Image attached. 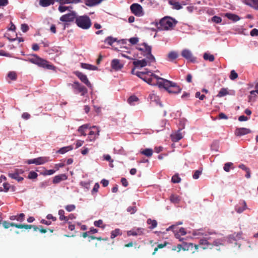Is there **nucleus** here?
<instances>
[{
    "mask_svg": "<svg viewBox=\"0 0 258 258\" xmlns=\"http://www.w3.org/2000/svg\"><path fill=\"white\" fill-rule=\"evenodd\" d=\"M66 210L68 212H72L75 210L76 206L75 205H68L65 207Z\"/></svg>",
    "mask_w": 258,
    "mask_h": 258,
    "instance_id": "nucleus-51",
    "label": "nucleus"
},
{
    "mask_svg": "<svg viewBox=\"0 0 258 258\" xmlns=\"http://www.w3.org/2000/svg\"><path fill=\"white\" fill-rule=\"evenodd\" d=\"M147 83L151 85H157L156 82H155V79L152 77L151 75L149 76V80H148Z\"/></svg>",
    "mask_w": 258,
    "mask_h": 258,
    "instance_id": "nucleus-52",
    "label": "nucleus"
},
{
    "mask_svg": "<svg viewBox=\"0 0 258 258\" xmlns=\"http://www.w3.org/2000/svg\"><path fill=\"white\" fill-rule=\"evenodd\" d=\"M77 17L76 12L72 11L67 14L62 15L60 17L59 20L63 22H70L73 21L74 20H76Z\"/></svg>",
    "mask_w": 258,
    "mask_h": 258,
    "instance_id": "nucleus-6",
    "label": "nucleus"
},
{
    "mask_svg": "<svg viewBox=\"0 0 258 258\" xmlns=\"http://www.w3.org/2000/svg\"><path fill=\"white\" fill-rule=\"evenodd\" d=\"M151 74V76L155 79V82H156L157 85L160 88H162V86L160 85V84H162V81L166 80V79H164L163 78H160L158 77V76L156 75L155 74L152 73L151 72L150 73Z\"/></svg>",
    "mask_w": 258,
    "mask_h": 258,
    "instance_id": "nucleus-22",
    "label": "nucleus"
},
{
    "mask_svg": "<svg viewBox=\"0 0 258 258\" xmlns=\"http://www.w3.org/2000/svg\"><path fill=\"white\" fill-rule=\"evenodd\" d=\"M233 165V163L231 162H227L224 164L223 169L226 172H229L230 171V167Z\"/></svg>",
    "mask_w": 258,
    "mask_h": 258,
    "instance_id": "nucleus-48",
    "label": "nucleus"
},
{
    "mask_svg": "<svg viewBox=\"0 0 258 258\" xmlns=\"http://www.w3.org/2000/svg\"><path fill=\"white\" fill-rule=\"evenodd\" d=\"M94 224L96 227H101L102 228H104L105 227V225H103V221L102 220L95 221L94 222Z\"/></svg>",
    "mask_w": 258,
    "mask_h": 258,
    "instance_id": "nucleus-47",
    "label": "nucleus"
},
{
    "mask_svg": "<svg viewBox=\"0 0 258 258\" xmlns=\"http://www.w3.org/2000/svg\"><path fill=\"white\" fill-rule=\"evenodd\" d=\"M81 67L82 68L84 69H86L88 70H97V67L93 66L92 64L86 63H81Z\"/></svg>",
    "mask_w": 258,
    "mask_h": 258,
    "instance_id": "nucleus-26",
    "label": "nucleus"
},
{
    "mask_svg": "<svg viewBox=\"0 0 258 258\" xmlns=\"http://www.w3.org/2000/svg\"><path fill=\"white\" fill-rule=\"evenodd\" d=\"M127 39H120L119 40H118L117 38H113L111 36H109L107 37L105 40L104 42L108 44L109 45L111 46L113 42H117L119 43H122V44H126L127 42Z\"/></svg>",
    "mask_w": 258,
    "mask_h": 258,
    "instance_id": "nucleus-15",
    "label": "nucleus"
},
{
    "mask_svg": "<svg viewBox=\"0 0 258 258\" xmlns=\"http://www.w3.org/2000/svg\"><path fill=\"white\" fill-rule=\"evenodd\" d=\"M14 227L17 228L22 229L25 228L26 229H31L32 228L31 225H27V224H16V225H14Z\"/></svg>",
    "mask_w": 258,
    "mask_h": 258,
    "instance_id": "nucleus-38",
    "label": "nucleus"
},
{
    "mask_svg": "<svg viewBox=\"0 0 258 258\" xmlns=\"http://www.w3.org/2000/svg\"><path fill=\"white\" fill-rule=\"evenodd\" d=\"M212 244V248L213 247V246H219V245H222V243L221 241L219 239H217V240H215L213 241V243H211Z\"/></svg>",
    "mask_w": 258,
    "mask_h": 258,
    "instance_id": "nucleus-60",
    "label": "nucleus"
},
{
    "mask_svg": "<svg viewBox=\"0 0 258 258\" xmlns=\"http://www.w3.org/2000/svg\"><path fill=\"white\" fill-rule=\"evenodd\" d=\"M99 188V184L98 183H96L93 188L92 190V193L93 194L94 192H97Z\"/></svg>",
    "mask_w": 258,
    "mask_h": 258,
    "instance_id": "nucleus-63",
    "label": "nucleus"
},
{
    "mask_svg": "<svg viewBox=\"0 0 258 258\" xmlns=\"http://www.w3.org/2000/svg\"><path fill=\"white\" fill-rule=\"evenodd\" d=\"M149 73H150V72H139L137 71L136 73V75L137 76L140 78L142 79L143 78V77L144 75L146 74H148Z\"/></svg>",
    "mask_w": 258,
    "mask_h": 258,
    "instance_id": "nucleus-49",
    "label": "nucleus"
},
{
    "mask_svg": "<svg viewBox=\"0 0 258 258\" xmlns=\"http://www.w3.org/2000/svg\"><path fill=\"white\" fill-rule=\"evenodd\" d=\"M163 83L160 85L162 86L169 93L178 94L181 92V89L175 83L168 80L162 81Z\"/></svg>",
    "mask_w": 258,
    "mask_h": 258,
    "instance_id": "nucleus-4",
    "label": "nucleus"
},
{
    "mask_svg": "<svg viewBox=\"0 0 258 258\" xmlns=\"http://www.w3.org/2000/svg\"><path fill=\"white\" fill-rule=\"evenodd\" d=\"M72 88L78 91L81 93L82 96H84L87 92V89L85 87L82 86L78 82H75L73 84H71Z\"/></svg>",
    "mask_w": 258,
    "mask_h": 258,
    "instance_id": "nucleus-11",
    "label": "nucleus"
},
{
    "mask_svg": "<svg viewBox=\"0 0 258 258\" xmlns=\"http://www.w3.org/2000/svg\"><path fill=\"white\" fill-rule=\"evenodd\" d=\"M228 94H229V92L227 91V89L226 88H223L221 89V90L219 92V93L217 95V97H222Z\"/></svg>",
    "mask_w": 258,
    "mask_h": 258,
    "instance_id": "nucleus-36",
    "label": "nucleus"
},
{
    "mask_svg": "<svg viewBox=\"0 0 258 258\" xmlns=\"http://www.w3.org/2000/svg\"><path fill=\"white\" fill-rule=\"evenodd\" d=\"M81 1V0H57L60 4H77Z\"/></svg>",
    "mask_w": 258,
    "mask_h": 258,
    "instance_id": "nucleus-29",
    "label": "nucleus"
},
{
    "mask_svg": "<svg viewBox=\"0 0 258 258\" xmlns=\"http://www.w3.org/2000/svg\"><path fill=\"white\" fill-rule=\"evenodd\" d=\"M64 165H65V164L63 163H58V164H55L54 168L56 169L55 170L57 171V170H59V168L63 167L64 166Z\"/></svg>",
    "mask_w": 258,
    "mask_h": 258,
    "instance_id": "nucleus-62",
    "label": "nucleus"
},
{
    "mask_svg": "<svg viewBox=\"0 0 258 258\" xmlns=\"http://www.w3.org/2000/svg\"><path fill=\"white\" fill-rule=\"evenodd\" d=\"M226 17L233 21L236 22L240 20V18L236 15L231 13H226L225 14Z\"/></svg>",
    "mask_w": 258,
    "mask_h": 258,
    "instance_id": "nucleus-27",
    "label": "nucleus"
},
{
    "mask_svg": "<svg viewBox=\"0 0 258 258\" xmlns=\"http://www.w3.org/2000/svg\"><path fill=\"white\" fill-rule=\"evenodd\" d=\"M123 67V64L118 59H113L111 62V68L115 71H118Z\"/></svg>",
    "mask_w": 258,
    "mask_h": 258,
    "instance_id": "nucleus-14",
    "label": "nucleus"
},
{
    "mask_svg": "<svg viewBox=\"0 0 258 258\" xmlns=\"http://www.w3.org/2000/svg\"><path fill=\"white\" fill-rule=\"evenodd\" d=\"M121 232L119 229H115L114 230L112 231L111 233V238L113 239L117 236L121 235Z\"/></svg>",
    "mask_w": 258,
    "mask_h": 258,
    "instance_id": "nucleus-40",
    "label": "nucleus"
},
{
    "mask_svg": "<svg viewBox=\"0 0 258 258\" xmlns=\"http://www.w3.org/2000/svg\"><path fill=\"white\" fill-rule=\"evenodd\" d=\"M171 137L173 142H178L182 138V135L180 130H178L177 133L171 135Z\"/></svg>",
    "mask_w": 258,
    "mask_h": 258,
    "instance_id": "nucleus-24",
    "label": "nucleus"
},
{
    "mask_svg": "<svg viewBox=\"0 0 258 258\" xmlns=\"http://www.w3.org/2000/svg\"><path fill=\"white\" fill-rule=\"evenodd\" d=\"M167 244H168V242H165L164 243L159 244L158 245L157 247L155 248L154 251L153 252L152 254L154 255L159 248H162L164 247L165 246H166V245Z\"/></svg>",
    "mask_w": 258,
    "mask_h": 258,
    "instance_id": "nucleus-44",
    "label": "nucleus"
},
{
    "mask_svg": "<svg viewBox=\"0 0 258 258\" xmlns=\"http://www.w3.org/2000/svg\"><path fill=\"white\" fill-rule=\"evenodd\" d=\"M245 4L258 10V0H244Z\"/></svg>",
    "mask_w": 258,
    "mask_h": 258,
    "instance_id": "nucleus-23",
    "label": "nucleus"
},
{
    "mask_svg": "<svg viewBox=\"0 0 258 258\" xmlns=\"http://www.w3.org/2000/svg\"><path fill=\"white\" fill-rule=\"evenodd\" d=\"M59 219L60 221H64L66 222L69 220V218L64 216V211L63 210L58 211Z\"/></svg>",
    "mask_w": 258,
    "mask_h": 258,
    "instance_id": "nucleus-33",
    "label": "nucleus"
},
{
    "mask_svg": "<svg viewBox=\"0 0 258 258\" xmlns=\"http://www.w3.org/2000/svg\"><path fill=\"white\" fill-rule=\"evenodd\" d=\"M169 3L173 6V8L176 10H180L182 8L181 5L178 2H175L173 1H170Z\"/></svg>",
    "mask_w": 258,
    "mask_h": 258,
    "instance_id": "nucleus-37",
    "label": "nucleus"
},
{
    "mask_svg": "<svg viewBox=\"0 0 258 258\" xmlns=\"http://www.w3.org/2000/svg\"><path fill=\"white\" fill-rule=\"evenodd\" d=\"M147 223L149 225H151L149 226V229H153L157 227V222L155 220H152L151 219H148L147 221Z\"/></svg>",
    "mask_w": 258,
    "mask_h": 258,
    "instance_id": "nucleus-30",
    "label": "nucleus"
},
{
    "mask_svg": "<svg viewBox=\"0 0 258 258\" xmlns=\"http://www.w3.org/2000/svg\"><path fill=\"white\" fill-rule=\"evenodd\" d=\"M178 57V53L175 51L169 52L167 55L166 59L169 61L173 62Z\"/></svg>",
    "mask_w": 258,
    "mask_h": 258,
    "instance_id": "nucleus-17",
    "label": "nucleus"
},
{
    "mask_svg": "<svg viewBox=\"0 0 258 258\" xmlns=\"http://www.w3.org/2000/svg\"><path fill=\"white\" fill-rule=\"evenodd\" d=\"M127 211L130 212L131 214H134L137 211L136 207H129L127 209Z\"/></svg>",
    "mask_w": 258,
    "mask_h": 258,
    "instance_id": "nucleus-56",
    "label": "nucleus"
},
{
    "mask_svg": "<svg viewBox=\"0 0 258 258\" xmlns=\"http://www.w3.org/2000/svg\"><path fill=\"white\" fill-rule=\"evenodd\" d=\"M68 176L65 174L56 175L53 177V183L54 184L58 183L61 181L66 180Z\"/></svg>",
    "mask_w": 258,
    "mask_h": 258,
    "instance_id": "nucleus-18",
    "label": "nucleus"
},
{
    "mask_svg": "<svg viewBox=\"0 0 258 258\" xmlns=\"http://www.w3.org/2000/svg\"><path fill=\"white\" fill-rule=\"evenodd\" d=\"M139 50L140 54L143 55L144 58L142 60H137L133 62L136 68L150 66L152 63L155 62V58L151 53V49H139Z\"/></svg>",
    "mask_w": 258,
    "mask_h": 258,
    "instance_id": "nucleus-1",
    "label": "nucleus"
},
{
    "mask_svg": "<svg viewBox=\"0 0 258 258\" xmlns=\"http://www.w3.org/2000/svg\"><path fill=\"white\" fill-rule=\"evenodd\" d=\"M144 233V229L143 228H138L135 230H130L127 231V234L128 236H137L142 235Z\"/></svg>",
    "mask_w": 258,
    "mask_h": 258,
    "instance_id": "nucleus-20",
    "label": "nucleus"
},
{
    "mask_svg": "<svg viewBox=\"0 0 258 258\" xmlns=\"http://www.w3.org/2000/svg\"><path fill=\"white\" fill-rule=\"evenodd\" d=\"M181 55L188 61L191 62H195L196 61V57L192 55L191 51L188 49H184L182 51Z\"/></svg>",
    "mask_w": 258,
    "mask_h": 258,
    "instance_id": "nucleus-12",
    "label": "nucleus"
},
{
    "mask_svg": "<svg viewBox=\"0 0 258 258\" xmlns=\"http://www.w3.org/2000/svg\"><path fill=\"white\" fill-rule=\"evenodd\" d=\"M183 244L185 245V247H183L182 245L180 244H177V251L179 252L181 249H183V250H187L189 248V246H192L194 244L192 243H189L188 244V246H186L187 245V244L186 243H183Z\"/></svg>",
    "mask_w": 258,
    "mask_h": 258,
    "instance_id": "nucleus-32",
    "label": "nucleus"
},
{
    "mask_svg": "<svg viewBox=\"0 0 258 258\" xmlns=\"http://www.w3.org/2000/svg\"><path fill=\"white\" fill-rule=\"evenodd\" d=\"M91 128L95 130V131H91L89 132L88 134V138L87 140L90 142L94 141L99 136L100 132L98 127L96 126H93Z\"/></svg>",
    "mask_w": 258,
    "mask_h": 258,
    "instance_id": "nucleus-9",
    "label": "nucleus"
},
{
    "mask_svg": "<svg viewBox=\"0 0 258 258\" xmlns=\"http://www.w3.org/2000/svg\"><path fill=\"white\" fill-rule=\"evenodd\" d=\"M240 205L241 206L237 205L235 207V211L238 213L243 212L246 209V204L245 201H242Z\"/></svg>",
    "mask_w": 258,
    "mask_h": 258,
    "instance_id": "nucleus-21",
    "label": "nucleus"
},
{
    "mask_svg": "<svg viewBox=\"0 0 258 258\" xmlns=\"http://www.w3.org/2000/svg\"><path fill=\"white\" fill-rule=\"evenodd\" d=\"M89 124H85L80 126L78 129V132L80 133L81 136H86L87 135L86 132L88 129L90 128Z\"/></svg>",
    "mask_w": 258,
    "mask_h": 258,
    "instance_id": "nucleus-19",
    "label": "nucleus"
},
{
    "mask_svg": "<svg viewBox=\"0 0 258 258\" xmlns=\"http://www.w3.org/2000/svg\"><path fill=\"white\" fill-rule=\"evenodd\" d=\"M129 42L132 44H136L139 41V39L138 37H133L130 38L128 40Z\"/></svg>",
    "mask_w": 258,
    "mask_h": 258,
    "instance_id": "nucleus-59",
    "label": "nucleus"
},
{
    "mask_svg": "<svg viewBox=\"0 0 258 258\" xmlns=\"http://www.w3.org/2000/svg\"><path fill=\"white\" fill-rule=\"evenodd\" d=\"M211 240L210 236H206L204 238H201L199 240V245L202 246V248L204 249L212 248V244L209 241Z\"/></svg>",
    "mask_w": 258,
    "mask_h": 258,
    "instance_id": "nucleus-10",
    "label": "nucleus"
},
{
    "mask_svg": "<svg viewBox=\"0 0 258 258\" xmlns=\"http://www.w3.org/2000/svg\"><path fill=\"white\" fill-rule=\"evenodd\" d=\"M237 78H238L237 73L234 70H232L230 72V74L229 76L230 79H231V80H234L236 79H237Z\"/></svg>",
    "mask_w": 258,
    "mask_h": 258,
    "instance_id": "nucleus-45",
    "label": "nucleus"
},
{
    "mask_svg": "<svg viewBox=\"0 0 258 258\" xmlns=\"http://www.w3.org/2000/svg\"><path fill=\"white\" fill-rule=\"evenodd\" d=\"M29 29V27L27 25L23 24L21 25V30L23 32H27Z\"/></svg>",
    "mask_w": 258,
    "mask_h": 258,
    "instance_id": "nucleus-64",
    "label": "nucleus"
},
{
    "mask_svg": "<svg viewBox=\"0 0 258 258\" xmlns=\"http://www.w3.org/2000/svg\"><path fill=\"white\" fill-rule=\"evenodd\" d=\"M3 186L4 192H8L11 188V185L7 182L4 183Z\"/></svg>",
    "mask_w": 258,
    "mask_h": 258,
    "instance_id": "nucleus-58",
    "label": "nucleus"
},
{
    "mask_svg": "<svg viewBox=\"0 0 258 258\" xmlns=\"http://www.w3.org/2000/svg\"><path fill=\"white\" fill-rule=\"evenodd\" d=\"M25 215L23 213L20 214L16 216H12L10 219L12 220H17L18 221L22 222L24 220Z\"/></svg>",
    "mask_w": 258,
    "mask_h": 258,
    "instance_id": "nucleus-28",
    "label": "nucleus"
},
{
    "mask_svg": "<svg viewBox=\"0 0 258 258\" xmlns=\"http://www.w3.org/2000/svg\"><path fill=\"white\" fill-rule=\"evenodd\" d=\"M176 23L174 20L170 17H164L159 23H157L156 26L159 30H168L171 29Z\"/></svg>",
    "mask_w": 258,
    "mask_h": 258,
    "instance_id": "nucleus-3",
    "label": "nucleus"
},
{
    "mask_svg": "<svg viewBox=\"0 0 258 258\" xmlns=\"http://www.w3.org/2000/svg\"><path fill=\"white\" fill-rule=\"evenodd\" d=\"M195 96L196 98H199L201 100H204L205 98V96L204 95H201L200 92H196Z\"/></svg>",
    "mask_w": 258,
    "mask_h": 258,
    "instance_id": "nucleus-61",
    "label": "nucleus"
},
{
    "mask_svg": "<svg viewBox=\"0 0 258 258\" xmlns=\"http://www.w3.org/2000/svg\"><path fill=\"white\" fill-rule=\"evenodd\" d=\"M251 133V131L246 128H237L235 131V135L237 136H242Z\"/></svg>",
    "mask_w": 258,
    "mask_h": 258,
    "instance_id": "nucleus-16",
    "label": "nucleus"
},
{
    "mask_svg": "<svg viewBox=\"0 0 258 258\" xmlns=\"http://www.w3.org/2000/svg\"><path fill=\"white\" fill-rule=\"evenodd\" d=\"M50 161V160L49 157H39L37 158L28 160L27 163L29 164H35L37 165H39L43 164Z\"/></svg>",
    "mask_w": 258,
    "mask_h": 258,
    "instance_id": "nucleus-7",
    "label": "nucleus"
},
{
    "mask_svg": "<svg viewBox=\"0 0 258 258\" xmlns=\"http://www.w3.org/2000/svg\"><path fill=\"white\" fill-rule=\"evenodd\" d=\"M76 23L78 27L83 29H89L92 24L90 18L86 15L77 16Z\"/></svg>",
    "mask_w": 258,
    "mask_h": 258,
    "instance_id": "nucleus-5",
    "label": "nucleus"
},
{
    "mask_svg": "<svg viewBox=\"0 0 258 258\" xmlns=\"http://www.w3.org/2000/svg\"><path fill=\"white\" fill-rule=\"evenodd\" d=\"M74 73L83 83L86 85L88 87H91V84L88 80L86 75L79 71H76Z\"/></svg>",
    "mask_w": 258,
    "mask_h": 258,
    "instance_id": "nucleus-13",
    "label": "nucleus"
},
{
    "mask_svg": "<svg viewBox=\"0 0 258 258\" xmlns=\"http://www.w3.org/2000/svg\"><path fill=\"white\" fill-rule=\"evenodd\" d=\"M130 9L133 14L135 15L141 17L144 14L142 6L138 4H133L130 7Z\"/></svg>",
    "mask_w": 258,
    "mask_h": 258,
    "instance_id": "nucleus-8",
    "label": "nucleus"
},
{
    "mask_svg": "<svg viewBox=\"0 0 258 258\" xmlns=\"http://www.w3.org/2000/svg\"><path fill=\"white\" fill-rule=\"evenodd\" d=\"M170 200L174 203H178L179 201V197L176 195H171L170 197Z\"/></svg>",
    "mask_w": 258,
    "mask_h": 258,
    "instance_id": "nucleus-53",
    "label": "nucleus"
},
{
    "mask_svg": "<svg viewBox=\"0 0 258 258\" xmlns=\"http://www.w3.org/2000/svg\"><path fill=\"white\" fill-rule=\"evenodd\" d=\"M3 225L5 228L7 229L9 228L10 226L14 227V225H16V224L15 223H9L6 221H4L3 222Z\"/></svg>",
    "mask_w": 258,
    "mask_h": 258,
    "instance_id": "nucleus-46",
    "label": "nucleus"
},
{
    "mask_svg": "<svg viewBox=\"0 0 258 258\" xmlns=\"http://www.w3.org/2000/svg\"><path fill=\"white\" fill-rule=\"evenodd\" d=\"M165 124H166V122H165V120H162L161 121H160L158 123V124L157 125V127H156L157 131L158 132V131L163 130L164 128V126H165Z\"/></svg>",
    "mask_w": 258,
    "mask_h": 258,
    "instance_id": "nucleus-39",
    "label": "nucleus"
},
{
    "mask_svg": "<svg viewBox=\"0 0 258 258\" xmlns=\"http://www.w3.org/2000/svg\"><path fill=\"white\" fill-rule=\"evenodd\" d=\"M63 4H60V5L59 6L58 8V11L61 13L64 12L67 10H69L70 9L72 8L71 7L66 6H63Z\"/></svg>",
    "mask_w": 258,
    "mask_h": 258,
    "instance_id": "nucleus-41",
    "label": "nucleus"
},
{
    "mask_svg": "<svg viewBox=\"0 0 258 258\" xmlns=\"http://www.w3.org/2000/svg\"><path fill=\"white\" fill-rule=\"evenodd\" d=\"M153 150L151 149H146L142 151H141V153L143 155H145L148 157H150L153 155Z\"/></svg>",
    "mask_w": 258,
    "mask_h": 258,
    "instance_id": "nucleus-34",
    "label": "nucleus"
},
{
    "mask_svg": "<svg viewBox=\"0 0 258 258\" xmlns=\"http://www.w3.org/2000/svg\"><path fill=\"white\" fill-rule=\"evenodd\" d=\"M139 100V99L138 98L135 96V95H132L131 96H130L128 100H127V102L128 103L131 104V105H133V103L134 102H137Z\"/></svg>",
    "mask_w": 258,
    "mask_h": 258,
    "instance_id": "nucleus-42",
    "label": "nucleus"
},
{
    "mask_svg": "<svg viewBox=\"0 0 258 258\" xmlns=\"http://www.w3.org/2000/svg\"><path fill=\"white\" fill-rule=\"evenodd\" d=\"M73 148L72 146L64 147L60 148L58 151L57 152L60 154H63L66 153V152H67L69 151H71V150H73Z\"/></svg>",
    "mask_w": 258,
    "mask_h": 258,
    "instance_id": "nucleus-35",
    "label": "nucleus"
},
{
    "mask_svg": "<svg viewBox=\"0 0 258 258\" xmlns=\"http://www.w3.org/2000/svg\"><path fill=\"white\" fill-rule=\"evenodd\" d=\"M202 170H196L194 174H193L192 175V177L194 179H197L198 178H199L200 177V175L202 173Z\"/></svg>",
    "mask_w": 258,
    "mask_h": 258,
    "instance_id": "nucleus-54",
    "label": "nucleus"
},
{
    "mask_svg": "<svg viewBox=\"0 0 258 258\" xmlns=\"http://www.w3.org/2000/svg\"><path fill=\"white\" fill-rule=\"evenodd\" d=\"M28 60L31 63L37 64L40 67L45 68L48 70H54L55 69V67L52 64H49L48 61L35 54L30 55L28 58Z\"/></svg>",
    "mask_w": 258,
    "mask_h": 258,
    "instance_id": "nucleus-2",
    "label": "nucleus"
},
{
    "mask_svg": "<svg viewBox=\"0 0 258 258\" xmlns=\"http://www.w3.org/2000/svg\"><path fill=\"white\" fill-rule=\"evenodd\" d=\"M212 21L216 23H220L222 21V19L219 17L215 16L212 17Z\"/></svg>",
    "mask_w": 258,
    "mask_h": 258,
    "instance_id": "nucleus-55",
    "label": "nucleus"
},
{
    "mask_svg": "<svg viewBox=\"0 0 258 258\" xmlns=\"http://www.w3.org/2000/svg\"><path fill=\"white\" fill-rule=\"evenodd\" d=\"M8 77L12 80H15L17 79L16 73L14 72H9Z\"/></svg>",
    "mask_w": 258,
    "mask_h": 258,
    "instance_id": "nucleus-50",
    "label": "nucleus"
},
{
    "mask_svg": "<svg viewBox=\"0 0 258 258\" xmlns=\"http://www.w3.org/2000/svg\"><path fill=\"white\" fill-rule=\"evenodd\" d=\"M203 57L205 60H209L210 62H213L215 60L214 55L207 52L204 53Z\"/></svg>",
    "mask_w": 258,
    "mask_h": 258,
    "instance_id": "nucleus-31",
    "label": "nucleus"
},
{
    "mask_svg": "<svg viewBox=\"0 0 258 258\" xmlns=\"http://www.w3.org/2000/svg\"><path fill=\"white\" fill-rule=\"evenodd\" d=\"M9 177L12 179H16L18 181H22L24 178L22 177H21L19 176L18 173L17 172V171L14 173H10L8 174Z\"/></svg>",
    "mask_w": 258,
    "mask_h": 258,
    "instance_id": "nucleus-25",
    "label": "nucleus"
},
{
    "mask_svg": "<svg viewBox=\"0 0 258 258\" xmlns=\"http://www.w3.org/2000/svg\"><path fill=\"white\" fill-rule=\"evenodd\" d=\"M171 181L174 183H179L181 181V178L178 174H175L172 177Z\"/></svg>",
    "mask_w": 258,
    "mask_h": 258,
    "instance_id": "nucleus-43",
    "label": "nucleus"
},
{
    "mask_svg": "<svg viewBox=\"0 0 258 258\" xmlns=\"http://www.w3.org/2000/svg\"><path fill=\"white\" fill-rule=\"evenodd\" d=\"M37 173L34 171H31L28 175V178L30 179H35L37 177Z\"/></svg>",
    "mask_w": 258,
    "mask_h": 258,
    "instance_id": "nucleus-57",
    "label": "nucleus"
}]
</instances>
